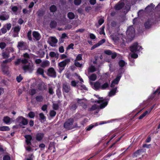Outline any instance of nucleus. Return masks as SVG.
I'll use <instances>...</instances> for the list:
<instances>
[{
    "label": "nucleus",
    "instance_id": "1",
    "mask_svg": "<svg viewBox=\"0 0 160 160\" xmlns=\"http://www.w3.org/2000/svg\"><path fill=\"white\" fill-rule=\"evenodd\" d=\"M126 33L127 37L129 39L132 40L133 39L135 35V30L132 26L128 27Z\"/></svg>",
    "mask_w": 160,
    "mask_h": 160
},
{
    "label": "nucleus",
    "instance_id": "2",
    "mask_svg": "<svg viewBox=\"0 0 160 160\" xmlns=\"http://www.w3.org/2000/svg\"><path fill=\"white\" fill-rule=\"evenodd\" d=\"M70 62L69 58L65 59L64 60L59 62L58 64V67L59 69V72H62L65 68L66 65Z\"/></svg>",
    "mask_w": 160,
    "mask_h": 160
},
{
    "label": "nucleus",
    "instance_id": "3",
    "mask_svg": "<svg viewBox=\"0 0 160 160\" xmlns=\"http://www.w3.org/2000/svg\"><path fill=\"white\" fill-rule=\"evenodd\" d=\"M74 119L70 118L67 120L63 125L64 128L67 130H70L73 128L72 125L74 122Z\"/></svg>",
    "mask_w": 160,
    "mask_h": 160
},
{
    "label": "nucleus",
    "instance_id": "4",
    "mask_svg": "<svg viewBox=\"0 0 160 160\" xmlns=\"http://www.w3.org/2000/svg\"><path fill=\"white\" fill-rule=\"evenodd\" d=\"M130 50L132 52H135L140 51L142 49V47L138 45L137 42L134 43L132 46L130 47Z\"/></svg>",
    "mask_w": 160,
    "mask_h": 160
},
{
    "label": "nucleus",
    "instance_id": "5",
    "mask_svg": "<svg viewBox=\"0 0 160 160\" xmlns=\"http://www.w3.org/2000/svg\"><path fill=\"white\" fill-rule=\"evenodd\" d=\"M16 121L17 122H19V125L20 126H21V124L23 125H26L28 124V120L22 116L18 117L16 119Z\"/></svg>",
    "mask_w": 160,
    "mask_h": 160
},
{
    "label": "nucleus",
    "instance_id": "6",
    "mask_svg": "<svg viewBox=\"0 0 160 160\" xmlns=\"http://www.w3.org/2000/svg\"><path fill=\"white\" fill-rule=\"evenodd\" d=\"M47 75L50 77L55 78L56 77V72L53 68H49L47 70Z\"/></svg>",
    "mask_w": 160,
    "mask_h": 160
},
{
    "label": "nucleus",
    "instance_id": "7",
    "mask_svg": "<svg viewBox=\"0 0 160 160\" xmlns=\"http://www.w3.org/2000/svg\"><path fill=\"white\" fill-rule=\"evenodd\" d=\"M17 47L19 50H25L27 49V46L26 42L20 41L18 42Z\"/></svg>",
    "mask_w": 160,
    "mask_h": 160
},
{
    "label": "nucleus",
    "instance_id": "8",
    "mask_svg": "<svg viewBox=\"0 0 160 160\" xmlns=\"http://www.w3.org/2000/svg\"><path fill=\"white\" fill-rule=\"evenodd\" d=\"M22 69L24 71L28 70L30 72H32L34 70V67L32 63H28L27 65L23 66Z\"/></svg>",
    "mask_w": 160,
    "mask_h": 160
},
{
    "label": "nucleus",
    "instance_id": "9",
    "mask_svg": "<svg viewBox=\"0 0 160 160\" xmlns=\"http://www.w3.org/2000/svg\"><path fill=\"white\" fill-rule=\"evenodd\" d=\"M9 18V16L6 12H2L0 15V20L5 21L8 20Z\"/></svg>",
    "mask_w": 160,
    "mask_h": 160
},
{
    "label": "nucleus",
    "instance_id": "10",
    "mask_svg": "<svg viewBox=\"0 0 160 160\" xmlns=\"http://www.w3.org/2000/svg\"><path fill=\"white\" fill-rule=\"evenodd\" d=\"M24 137L25 138V142L28 145H31L32 143L31 141L32 139V137L30 135H25Z\"/></svg>",
    "mask_w": 160,
    "mask_h": 160
},
{
    "label": "nucleus",
    "instance_id": "11",
    "mask_svg": "<svg viewBox=\"0 0 160 160\" xmlns=\"http://www.w3.org/2000/svg\"><path fill=\"white\" fill-rule=\"evenodd\" d=\"M70 90V87L69 85L67 84H63L62 85V92L67 93L69 92Z\"/></svg>",
    "mask_w": 160,
    "mask_h": 160
},
{
    "label": "nucleus",
    "instance_id": "12",
    "mask_svg": "<svg viewBox=\"0 0 160 160\" xmlns=\"http://www.w3.org/2000/svg\"><path fill=\"white\" fill-rule=\"evenodd\" d=\"M152 24V22L150 19H148L144 24L145 28L146 29H149Z\"/></svg>",
    "mask_w": 160,
    "mask_h": 160
},
{
    "label": "nucleus",
    "instance_id": "13",
    "mask_svg": "<svg viewBox=\"0 0 160 160\" xmlns=\"http://www.w3.org/2000/svg\"><path fill=\"white\" fill-rule=\"evenodd\" d=\"M78 108V105L76 102H72L69 105L70 109L73 111L75 110Z\"/></svg>",
    "mask_w": 160,
    "mask_h": 160
},
{
    "label": "nucleus",
    "instance_id": "14",
    "mask_svg": "<svg viewBox=\"0 0 160 160\" xmlns=\"http://www.w3.org/2000/svg\"><path fill=\"white\" fill-rule=\"evenodd\" d=\"M44 134L43 133H38L36 135V139L38 141H40L42 140L44 137Z\"/></svg>",
    "mask_w": 160,
    "mask_h": 160
},
{
    "label": "nucleus",
    "instance_id": "15",
    "mask_svg": "<svg viewBox=\"0 0 160 160\" xmlns=\"http://www.w3.org/2000/svg\"><path fill=\"white\" fill-rule=\"evenodd\" d=\"M59 53L58 52L55 53L53 51L50 52L49 54V55L51 58H55L57 59L59 58Z\"/></svg>",
    "mask_w": 160,
    "mask_h": 160
},
{
    "label": "nucleus",
    "instance_id": "16",
    "mask_svg": "<svg viewBox=\"0 0 160 160\" xmlns=\"http://www.w3.org/2000/svg\"><path fill=\"white\" fill-rule=\"evenodd\" d=\"M125 5L123 2H120L116 4L114 7L115 9L117 10H119L122 9Z\"/></svg>",
    "mask_w": 160,
    "mask_h": 160
},
{
    "label": "nucleus",
    "instance_id": "17",
    "mask_svg": "<svg viewBox=\"0 0 160 160\" xmlns=\"http://www.w3.org/2000/svg\"><path fill=\"white\" fill-rule=\"evenodd\" d=\"M32 35L37 40H39L41 39V35L38 32L34 31L32 33Z\"/></svg>",
    "mask_w": 160,
    "mask_h": 160
},
{
    "label": "nucleus",
    "instance_id": "18",
    "mask_svg": "<svg viewBox=\"0 0 160 160\" xmlns=\"http://www.w3.org/2000/svg\"><path fill=\"white\" fill-rule=\"evenodd\" d=\"M2 70L4 74H8L9 73L8 68V67L6 65H2Z\"/></svg>",
    "mask_w": 160,
    "mask_h": 160
},
{
    "label": "nucleus",
    "instance_id": "19",
    "mask_svg": "<svg viewBox=\"0 0 160 160\" xmlns=\"http://www.w3.org/2000/svg\"><path fill=\"white\" fill-rule=\"evenodd\" d=\"M57 42L58 40L55 37H52L51 38V42L50 43V44L51 46L54 47Z\"/></svg>",
    "mask_w": 160,
    "mask_h": 160
},
{
    "label": "nucleus",
    "instance_id": "20",
    "mask_svg": "<svg viewBox=\"0 0 160 160\" xmlns=\"http://www.w3.org/2000/svg\"><path fill=\"white\" fill-rule=\"evenodd\" d=\"M142 152H143V149H138L135 151L134 153L133 154L132 156L133 158L135 157H137L138 155H140L141 154V153Z\"/></svg>",
    "mask_w": 160,
    "mask_h": 160
},
{
    "label": "nucleus",
    "instance_id": "21",
    "mask_svg": "<svg viewBox=\"0 0 160 160\" xmlns=\"http://www.w3.org/2000/svg\"><path fill=\"white\" fill-rule=\"evenodd\" d=\"M101 83L98 81L95 82L94 84V87L96 90L101 88Z\"/></svg>",
    "mask_w": 160,
    "mask_h": 160
},
{
    "label": "nucleus",
    "instance_id": "22",
    "mask_svg": "<svg viewBox=\"0 0 160 160\" xmlns=\"http://www.w3.org/2000/svg\"><path fill=\"white\" fill-rule=\"evenodd\" d=\"M57 25V22L54 20L51 21L50 22L49 26L52 29L55 28H56Z\"/></svg>",
    "mask_w": 160,
    "mask_h": 160
},
{
    "label": "nucleus",
    "instance_id": "23",
    "mask_svg": "<svg viewBox=\"0 0 160 160\" xmlns=\"http://www.w3.org/2000/svg\"><path fill=\"white\" fill-rule=\"evenodd\" d=\"M50 65L49 62L47 60L42 62L41 64V66L42 67L45 68L49 66Z\"/></svg>",
    "mask_w": 160,
    "mask_h": 160
},
{
    "label": "nucleus",
    "instance_id": "24",
    "mask_svg": "<svg viewBox=\"0 0 160 160\" xmlns=\"http://www.w3.org/2000/svg\"><path fill=\"white\" fill-rule=\"evenodd\" d=\"M21 26L19 25H17L13 27L12 28V29L13 30V32H16L19 33V32H20L21 30Z\"/></svg>",
    "mask_w": 160,
    "mask_h": 160
},
{
    "label": "nucleus",
    "instance_id": "25",
    "mask_svg": "<svg viewBox=\"0 0 160 160\" xmlns=\"http://www.w3.org/2000/svg\"><path fill=\"white\" fill-rule=\"evenodd\" d=\"M98 125V123H93L92 124H91L89 126L87 127L86 128V131H90L91 130L93 127L96 126Z\"/></svg>",
    "mask_w": 160,
    "mask_h": 160
},
{
    "label": "nucleus",
    "instance_id": "26",
    "mask_svg": "<svg viewBox=\"0 0 160 160\" xmlns=\"http://www.w3.org/2000/svg\"><path fill=\"white\" fill-rule=\"evenodd\" d=\"M117 88V87H116L111 89L109 92V96H112L115 95L116 93Z\"/></svg>",
    "mask_w": 160,
    "mask_h": 160
},
{
    "label": "nucleus",
    "instance_id": "27",
    "mask_svg": "<svg viewBox=\"0 0 160 160\" xmlns=\"http://www.w3.org/2000/svg\"><path fill=\"white\" fill-rule=\"evenodd\" d=\"M2 56L3 58L7 59L9 57V53L6 51H3L2 53Z\"/></svg>",
    "mask_w": 160,
    "mask_h": 160
},
{
    "label": "nucleus",
    "instance_id": "28",
    "mask_svg": "<svg viewBox=\"0 0 160 160\" xmlns=\"http://www.w3.org/2000/svg\"><path fill=\"white\" fill-rule=\"evenodd\" d=\"M154 5L152 3H151L150 5H148L145 8V10L149 12L151 11L153 8Z\"/></svg>",
    "mask_w": 160,
    "mask_h": 160
},
{
    "label": "nucleus",
    "instance_id": "29",
    "mask_svg": "<svg viewBox=\"0 0 160 160\" xmlns=\"http://www.w3.org/2000/svg\"><path fill=\"white\" fill-rule=\"evenodd\" d=\"M10 118L7 116L4 117L3 119V122L7 124H9L10 121Z\"/></svg>",
    "mask_w": 160,
    "mask_h": 160
},
{
    "label": "nucleus",
    "instance_id": "30",
    "mask_svg": "<svg viewBox=\"0 0 160 160\" xmlns=\"http://www.w3.org/2000/svg\"><path fill=\"white\" fill-rule=\"evenodd\" d=\"M37 73L38 74L42 75L43 77H44V71L43 69L40 68H38L37 70Z\"/></svg>",
    "mask_w": 160,
    "mask_h": 160
},
{
    "label": "nucleus",
    "instance_id": "31",
    "mask_svg": "<svg viewBox=\"0 0 160 160\" xmlns=\"http://www.w3.org/2000/svg\"><path fill=\"white\" fill-rule=\"evenodd\" d=\"M121 77V76H118L116 78L114 79L112 82L115 84H118L119 81Z\"/></svg>",
    "mask_w": 160,
    "mask_h": 160
},
{
    "label": "nucleus",
    "instance_id": "32",
    "mask_svg": "<svg viewBox=\"0 0 160 160\" xmlns=\"http://www.w3.org/2000/svg\"><path fill=\"white\" fill-rule=\"evenodd\" d=\"M10 130L9 127L7 126H3L0 127V131H8Z\"/></svg>",
    "mask_w": 160,
    "mask_h": 160
},
{
    "label": "nucleus",
    "instance_id": "33",
    "mask_svg": "<svg viewBox=\"0 0 160 160\" xmlns=\"http://www.w3.org/2000/svg\"><path fill=\"white\" fill-rule=\"evenodd\" d=\"M43 97L41 95H38L35 98V99L37 102H41L43 100Z\"/></svg>",
    "mask_w": 160,
    "mask_h": 160
},
{
    "label": "nucleus",
    "instance_id": "34",
    "mask_svg": "<svg viewBox=\"0 0 160 160\" xmlns=\"http://www.w3.org/2000/svg\"><path fill=\"white\" fill-rule=\"evenodd\" d=\"M39 120L41 122L43 120V122L46 121V117L42 113H40L39 114Z\"/></svg>",
    "mask_w": 160,
    "mask_h": 160
},
{
    "label": "nucleus",
    "instance_id": "35",
    "mask_svg": "<svg viewBox=\"0 0 160 160\" xmlns=\"http://www.w3.org/2000/svg\"><path fill=\"white\" fill-rule=\"evenodd\" d=\"M109 86V83L108 82H106L101 86V89L102 90H105L106 88H108Z\"/></svg>",
    "mask_w": 160,
    "mask_h": 160
},
{
    "label": "nucleus",
    "instance_id": "36",
    "mask_svg": "<svg viewBox=\"0 0 160 160\" xmlns=\"http://www.w3.org/2000/svg\"><path fill=\"white\" fill-rule=\"evenodd\" d=\"M49 10L51 12H54L57 11V8L55 5H53L50 7Z\"/></svg>",
    "mask_w": 160,
    "mask_h": 160
},
{
    "label": "nucleus",
    "instance_id": "37",
    "mask_svg": "<svg viewBox=\"0 0 160 160\" xmlns=\"http://www.w3.org/2000/svg\"><path fill=\"white\" fill-rule=\"evenodd\" d=\"M106 100L103 102H102V103H101L100 105V108L101 109H102L104 108L108 104V101H106L107 100L106 99Z\"/></svg>",
    "mask_w": 160,
    "mask_h": 160
},
{
    "label": "nucleus",
    "instance_id": "38",
    "mask_svg": "<svg viewBox=\"0 0 160 160\" xmlns=\"http://www.w3.org/2000/svg\"><path fill=\"white\" fill-rule=\"evenodd\" d=\"M68 18L70 19H73L75 18V15L72 12H69L67 14Z\"/></svg>",
    "mask_w": 160,
    "mask_h": 160
},
{
    "label": "nucleus",
    "instance_id": "39",
    "mask_svg": "<svg viewBox=\"0 0 160 160\" xmlns=\"http://www.w3.org/2000/svg\"><path fill=\"white\" fill-rule=\"evenodd\" d=\"M52 147L55 149V143L54 142H51L49 144L48 149L51 150L52 148Z\"/></svg>",
    "mask_w": 160,
    "mask_h": 160
},
{
    "label": "nucleus",
    "instance_id": "40",
    "mask_svg": "<svg viewBox=\"0 0 160 160\" xmlns=\"http://www.w3.org/2000/svg\"><path fill=\"white\" fill-rule=\"evenodd\" d=\"M89 78L91 81H95L97 78V75L94 73L92 74L89 76Z\"/></svg>",
    "mask_w": 160,
    "mask_h": 160
},
{
    "label": "nucleus",
    "instance_id": "41",
    "mask_svg": "<svg viewBox=\"0 0 160 160\" xmlns=\"http://www.w3.org/2000/svg\"><path fill=\"white\" fill-rule=\"evenodd\" d=\"M118 65L120 67L122 68L125 65V62L123 60H121L119 61Z\"/></svg>",
    "mask_w": 160,
    "mask_h": 160
},
{
    "label": "nucleus",
    "instance_id": "42",
    "mask_svg": "<svg viewBox=\"0 0 160 160\" xmlns=\"http://www.w3.org/2000/svg\"><path fill=\"white\" fill-rule=\"evenodd\" d=\"M88 70L90 72H93L96 71V69L94 66L92 65L89 68Z\"/></svg>",
    "mask_w": 160,
    "mask_h": 160
},
{
    "label": "nucleus",
    "instance_id": "43",
    "mask_svg": "<svg viewBox=\"0 0 160 160\" xmlns=\"http://www.w3.org/2000/svg\"><path fill=\"white\" fill-rule=\"evenodd\" d=\"M82 54H79L76 57L75 61H80L82 59Z\"/></svg>",
    "mask_w": 160,
    "mask_h": 160
},
{
    "label": "nucleus",
    "instance_id": "44",
    "mask_svg": "<svg viewBox=\"0 0 160 160\" xmlns=\"http://www.w3.org/2000/svg\"><path fill=\"white\" fill-rule=\"evenodd\" d=\"M56 112L53 110H52L50 111L49 114L51 117H54L56 114Z\"/></svg>",
    "mask_w": 160,
    "mask_h": 160
},
{
    "label": "nucleus",
    "instance_id": "45",
    "mask_svg": "<svg viewBox=\"0 0 160 160\" xmlns=\"http://www.w3.org/2000/svg\"><path fill=\"white\" fill-rule=\"evenodd\" d=\"M98 99L99 100L95 101V102L98 103H101V102H103L106 100L105 99H103L102 98L99 97Z\"/></svg>",
    "mask_w": 160,
    "mask_h": 160
},
{
    "label": "nucleus",
    "instance_id": "46",
    "mask_svg": "<svg viewBox=\"0 0 160 160\" xmlns=\"http://www.w3.org/2000/svg\"><path fill=\"white\" fill-rule=\"evenodd\" d=\"M104 28H105V26H103L100 28L101 30L99 32V34L100 35H105V33L104 32Z\"/></svg>",
    "mask_w": 160,
    "mask_h": 160
},
{
    "label": "nucleus",
    "instance_id": "47",
    "mask_svg": "<svg viewBox=\"0 0 160 160\" xmlns=\"http://www.w3.org/2000/svg\"><path fill=\"white\" fill-rule=\"evenodd\" d=\"M6 46V44L5 42H0V48L3 49Z\"/></svg>",
    "mask_w": 160,
    "mask_h": 160
},
{
    "label": "nucleus",
    "instance_id": "48",
    "mask_svg": "<svg viewBox=\"0 0 160 160\" xmlns=\"http://www.w3.org/2000/svg\"><path fill=\"white\" fill-rule=\"evenodd\" d=\"M38 16L39 17H42L44 14V12L42 10H40L37 12Z\"/></svg>",
    "mask_w": 160,
    "mask_h": 160
},
{
    "label": "nucleus",
    "instance_id": "49",
    "mask_svg": "<svg viewBox=\"0 0 160 160\" xmlns=\"http://www.w3.org/2000/svg\"><path fill=\"white\" fill-rule=\"evenodd\" d=\"M23 78L21 76V74H20L18 76H17L16 78L17 81L18 82H20L23 79Z\"/></svg>",
    "mask_w": 160,
    "mask_h": 160
},
{
    "label": "nucleus",
    "instance_id": "50",
    "mask_svg": "<svg viewBox=\"0 0 160 160\" xmlns=\"http://www.w3.org/2000/svg\"><path fill=\"white\" fill-rule=\"evenodd\" d=\"M56 94L58 97L61 95V92L60 88H58L56 90Z\"/></svg>",
    "mask_w": 160,
    "mask_h": 160
},
{
    "label": "nucleus",
    "instance_id": "51",
    "mask_svg": "<svg viewBox=\"0 0 160 160\" xmlns=\"http://www.w3.org/2000/svg\"><path fill=\"white\" fill-rule=\"evenodd\" d=\"M27 37H28V39L30 41L32 40V37L31 31H29L27 33Z\"/></svg>",
    "mask_w": 160,
    "mask_h": 160
},
{
    "label": "nucleus",
    "instance_id": "52",
    "mask_svg": "<svg viewBox=\"0 0 160 160\" xmlns=\"http://www.w3.org/2000/svg\"><path fill=\"white\" fill-rule=\"evenodd\" d=\"M28 117L30 118H33L35 117V113L33 112H30L28 114Z\"/></svg>",
    "mask_w": 160,
    "mask_h": 160
},
{
    "label": "nucleus",
    "instance_id": "53",
    "mask_svg": "<svg viewBox=\"0 0 160 160\" xmlns=\"http://www.w3.org/2000/svg\"><path fill=\"white\" fill-rule=\"evenodd\" d=\"M59 105L58 104L53 103L52 105V108L55 110H57L59 109Z\"/></svg>",
    "mask_w": 160,
    "mask_h": 160
},
{
    "label": "nucleus",
    "instance_id": "54",
    "mask_svg": "<svg viewBox=\"0 0 160 160\" xmlns=\"http://www.w3.org/2000/svg\"><path fill=\"white\" fill-rule=\"evenodd\" d=\"M76 61H75L74 62V65L75 66L77 67H81L82 66V64H80L79 62Z\"/></svg>",
    "mask_w": 160,
    "mask_h": 160
},
{
    "label": "nucleus",
    "instance_id": "55",
    "mask_svg": "<svg viewBox=\"0 0 160 160\" xmlns=\"http://www.w3.org/2000/svg\"><path fill=\"white\" fill-rule=\"evenodd\" d=\"M81 2V0H74V4L76 5H79Z\"/></svg>",
    "mask_w": 160,
    "mask_h": 160
},
{
    "label": "nucleus",
    "instance_id": "56",
    "mask_svg": "<svg viewBox=\"0 0 160 160\" xmlns=\"http://www.w3.org/2000/svg\"><path fill=\"white\" fill-rule=\"evenodd\" d=\"M74 44L73 43H71L69 45H68V47L67 48V49L68 50L69 49H73V46H74Z\"/></svg>",
    "mask_w": 160,
    "mask_h": 160
},
{
    "label": "nucleus",
    "instance_id": "57",
    "mask_svg": "<svg viewBox=\"0 0 160 160\" xmlns=\"http://www.w3.org/2000/svg\"><path fill=\"white\" fill-rule=\"evenodd\" d=\"M1 33L2 34H5L7 32V29L6 28L3 27L0 30Z\"/></svg>",
    "mask_w": 160,
    "mask_h": 160
},
{
    "label": "nucleus",
    "instance_id": "58",
    "mask_svg": "<svg viewBox=\"0 0 160 160\" xmlns=\"http://www.w3.org/2000/svg\"><path fill=\"white\" fill-rule=\"evenodd\" d=\"M36 92V90L35 89H32L30 91V94L31 96H33Z\"/></svg>",
    "mask_w": 160,
    "mask_h": 160
},
{
    "label": "nucleus",
    "instance_id": "59",
    "mask_svg": "<svg viewBox=\"0 0 160 160\" xmlns=\"http://www.w3.org/2000/svg\"><path fill=\"white\" fill-rule=\"evenodd\" d=\"M104 52L105 54L108 55H111L112 54V51L109 50H106Z\"/></svg>",
    "mask_w": 160,
    "mask_h": 160
},
{
    "label": "nucleus",
    "instance_id": "60",
    "mask_svg": "<svg viewBox=\"0 0 160 160\" xmlns=\"http://www.w3.org/2000/svg\"><path fill=\"white\" fill-rule=\"evenodd\" d=\"M7 59H6L3 61V62H2L3 63L5 64V63H7L10 62L12 61V59L11 58H8Z\"/></svg>",
    "mask_w": 160,
    "mask_h": 160
},
{
    "label": "nucleus",
    "instance_id": "61",
    "mask_svg": "<svg viewBox=\"0 0 160 160\" xmlns=\"http://www.w3.org/2000/svg\"><path fill=\"white\" fill-rule=\"evenodd\" d=\"M104 22V20L102 18H100L98 21V23L100 26L102 25Z\"/></svg>",
    "mask_w": 160,
    "mask_h": 160
},
{
    "label": "nucleus",
    "instance_id": "62",
    "mask_svg": "<svg viewBox=\"0 0 160 160\" xmlns=\"http://www.w3.org/2000/svg\"><path fill=\"white\" fill-rule=\"evenodd\" d=\"M3 160H10V157L8 155H4L3 158Z\"/></svg>",
    "mask_w": 160,
    "mask_h": 160
},
{
    "label": "nucleus",
    "instance_id": "63",
    "mask_svg": "<svg viewBox=\"0 0 160 160\" xmlns=\"http://www.w3.org/2000/svg\"><path fill=\"white\" fill-rule=\"evenodd\" d=\"M21 62V58L18 59L15 62V64L16 65H19Z\"/></svg>",
    "mask_w": 160,
    "mask_h": 160
},
{
    "label": "nucleus",
    "instance_id": "64",
    "mask_svg": "<svg viewBox=\"0 0 160 160\" xmlns=\"http://www.w3.org/2000/svg\"><path fill=\"white\" fill-rule=\"evenodd\" d=\"M160 94V88L157 89L154 92V95L159 94Z\"/></svg>",
    "mask_w": 160,
    "mask_h": 160
}]
</instances>
